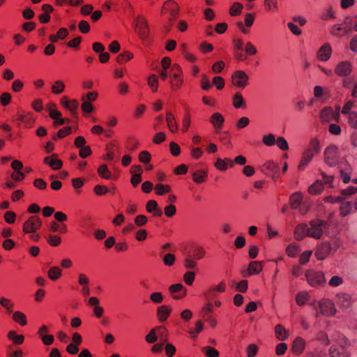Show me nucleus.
<instances>
[{
	"instance_id": "nucleus-36",
	"label": "nucleus",
	"mask_w": 357,
	"mask_h": 357,
	"mask_svg": "<svg viewBox=\"0 0 357 357\" xmlns=\"http://www.w3.org/2000/svg\"><path fill=\"white\" fill-rule=\"evenodd\" d=\"M207 176V173L204 170L199 169L193 172L192 180L197 183H202L204 182Z\"/></svg>"
},
{
	"instance_id": "nucleus-38",
	"label": "nucleus",
	"mask_w": 357,
	"mask_h": 357,
	"mask_svg": "<svg viewBox=\"0 0 357 357\" xmlns=\"http://www.w3.org/2000/svg\"><path fill=\"white\" fill-rule=\"evenodd\" d=\"M300 251L299 245L296 243H291L286 248V253L290 257H296Z\"/></svg>"
},
{
	"instance_id": "nucleus-45",
	"label": "nucleus",
	"mask_w": 357,
	"mask_h": 357,
	"mask_svg": "<svg viewBox=\"0 0 357 357\" xmlns=\"http://www.w3.org/2000/svg\"><path fill=\"white\" fill-rule=\"evenodd\" d=\"M0 305L7 310L8 313L12 312L14 304L11 300L1 297L0 298Z\"/></svg>"
},
{
	"instance_id": "nucleus-57",
	"label": "nucleus",
	"mask_w": 357,
	"mask_h": 357,
	"mask_svg": "<svg viewBox=\"0 0 357 357\" xmlns=\"http://www.w3.org/2000/svg\"><path fill=\"white\" fill-rule=\"evenodd\" d=\"M245 52L248 55L253 56L257 53V50L251 42H248L245 45Z\"/></svg>"
},
{
	"instance_id": "nucleus-49",
	"label": "nucleus",
	"mask_w": 357,
	"mask_h": 357,
	"mask_svg": "<svg viewBox=\"0 0 357 357\" xmlns=\"http://www.w3.org/2000/svg\"><path fill=\"white\" fill-rule=\"evenodd\" d=\"M171 191V188L168 185L158 183L155 186V192L158 195H163Z\"/></svg>"
},
{
	"instance_id": "nucleus-11",
	"label": "nucleus",
	"mask_w": 357,
	"mask_h": 357,
	"mask_svg": "<svg viewBox=\"0 0 357 357\" xmlns=\"http://www.w3.org/2000/svg\"><path fill=\"white\" fill-rule=\"evenodd\" d=\"M319 312L325 316H331L335 312L333 303L328 299L321 300L319 303Z\"/></svg>"
},
{
	"instance_id": "nucleus-9",
	"label": "nucleus",
	"mask_w": 357,
	"mask_h": 357,
	"mask_svg": "<svg viewBox=\"0 0 357 357\" xmlns=\"http://www.w3.org/2000/svg\"><path fill=\"white\" fill-rule=\"evenodd\" d=\"M248 75L243 70L235 71L231 76L232 84L241 89H244L248 84Z\"/></svg>"
},
{
	"instance_id": "nucleus-32",
	"label": "nucleus",
	"mask_w": 357,
	"mask_h": 357,
	"mask_svg": "<svg viewBox=\"0 0 357 357\" xmlns=\"http://www.w3.org/2000/svg\"><path fill=\"white\" fill-rule=\"evenodd\" d=\"M13 320L20 324V326H25L27 324V319L23 312L20 311H16L13 314Z\"/></svg>"
},
{
	"instance_id": "nucleus-37",
	"label": "nucleus",
	"mask_w": 357,
	"mask_h": 357,
	"mask_svg": "<svg viewBox=\"0 0 357 357\" xmlns=\"http://www.w3.org/2000/svg\"><path fill=\"white\" fill-rule=\"evenodd\" d=\"M232 104L234 107L236 109L243 107L245 106V100L241 93L237 92L234 94L232 99Z\"/></svg>"
},
{
	"instance_id": "nucleus-7",
	"label": "nucleus",
	"mask_w": 357,
	"mask_h": 357,
	"mask_svg": "<svg viewBox=\"0 0 357 357\" xmlns=\"http://www.w3.org/2000/svg\"><path fill=\"white\" fill-rule=\"evenodd\" d=\"M42 225L40 218L37 215H32L23 225L22 231L24 234L35 233Z\"/></svg>"
},
{
	"instance_id": "nucleus-55",
	"label": "nucleus",
	"mask_w": 357,
	"mask_h": 357,
	"mask_svg": "<svg viewBox=\"0 0 357 357\" xmlns=\"http://www.w3.org/2000/svg\"><path fill=\"white\" fill-rule=\"evenodd\" d=\"M195 278V273L188 271L183 275V281L187 285H192Z\"/></svg>"
},
{
	"instance_id": "nucleus-28",
	"label": "nucleus",
	"mask_w": 357,
	"mask_h": 357,
	"mask_svg": "<svg viewBox=\"0 0 357 357\" xmlns=\"http://www.w3.org/2000/svg\"><path fill=\"white\" fill-rule=\"evenodd\" d=\"M303 200V195L301 192L292 194L289 198L290 207L292 209H297Z\"/></svg>"
},
{
	"instance_id": "nucleus-22",
	"label": "nucleus",
	"mask_w": 357,
	"mask_h": 357,
	"mask_svg": "<svg viewBox=\"0 0 357 357\" xmlns=\"http://www.w3.org/2000/svg\"><path fill=\"white\" fill-rule=\"evenodd\" d=\"M278 165L271 160L266 162L261 166V171L267 175L275 174L278 172Z\"/></svg>"
},
{
	"instance_id": "nucleus-25",
	"label": "nucleus",
	"mask_w": 357,
	"mask_h": 357,
	"mask_svg": "<svg viewBox=\"0 0 357 357\" xmlns=\"http://www.w3.org/2000/svg\"><path fill=\"white\" fill-rule=\"evenodd\" d=\"M263 269V264L261 261H252L250 262L248 267V275H257L259 274Z\"/></svg>"
},
{
	"instance_id": "nucleus-10",
	"label": "nucleus",
	"mask_w": 357,
	"mask_h": 357,
	"mask_svg": "<svg viewBox=\"0 0 357 357\" xmlns=\"http://www.w3.org/2000/svg\"><path fill=\"white\" fill-rule=\"evenodd\" d=\"M168 291L174 300H181L187 295V289L181 283L170 285Z\"/></svg>"
},
{
	"instance_id": "nucleus-52",
	"label": "nucleus",
	"mask_w": 357,
	"mask_h": 357,
	"mask_svg": "<svg viewBox=\"0 0 357 357\" xmlns=\"http://www.w3.org/2000/svg\"><path fill=\"white\" fill-rule=\"evenodd\" d=\"M65 84L63 81L58 80L52 86V91L54 94H59L64 91Z\"/></svg>"
},
{
	"instance_id": "nucleus-62",
	"label": "nucleus",
	"mask_w": 357,
	"mask_h": 357,
	"mask_svg": "<svg viewBox=\"0 0 357 357\" xmlns=\"http://www.w3.org/2000/svg\"><path fill=\"white\" fill-rule=\"evenodd\" d=\"M134 222L137 226L142 227L147 223L148 219L144 215H138L135 217Z\"/></svg>"
},
{
	"instance_id": "nucleus-56",
	"label": "nucleus",
	"mask_w": 357,
	"mask_h": 357,
	"mask_svg": "<svg viewBox=\"0 0 357 357\" xmlns=\"http://www.w3.org/2000/svg\"><path fill=\"white\" fill-rule=\"evenodd\" d=\"M275 137L273 134L264 135L262 138L263 143L268 146H273L275 144Z\"/></svg>"
},
{
	"instance_id": "nucleus-31",
	"label": "nucleus",
	"mask_w": 357,
	"mask_h": 357,
	"mask_svg": "<svg viewBox=\"0 0 357 357\" xmlns=\"http://www.w3.org/2000/svg\"><path fill=\"white\" fill-rule=\"evenodd\" d=\"M323 183L319 180H317L312 185L309 187L308 192L311 195H316L320 194L323 191Z\"/></svg>"
},
{
	"instance_id": "nucleus-18",
	"label": "nucleus",
	"mask_w": 357,
	"mask_h": 357,
	"mask_svg": "<svg viewBox=\"0 0 357 357\" xmlns=\"http://www.w3.org/2000/svg\"><path fill=\"white\" fill-rule=\"evenodd\" d=\"M331 47L328 43H326L321 47L317 52V58L323 61H328L331 56Z\"/></svg>"
},
{
	"instance_id": "nucleus-41",
	"label": "nucleus",
	"mask_w": 357,
	"mask_h": 357,
	"mask_svg": "<svg viewBox=\"0 0 357 357\" xmlns=\"http://www.w3.org/2000/svg\"><path fill=\"white\" fill-rule=\"evenodd\" d=\"M243 8V4L238 2H235L229 8V15L231 16H238L242 13Z\"/></svg>"
},
{
	"instance_id": "nucleus-5",
	"label": "nucleus",
	"mask_w": 357,
	"mask_h": 357,
	"mask_svg": "<svg viewBox=\"0 0 357 357\" xmlns=\"http://www.w3.org/2000/svg\"><path fill=\"white\" fill-rule=\"evenodd\" d=\"M183 82V72L181 66L174 64L170 70V86L173 91L178 90Z\"/></svg>"
},
{
	"instance_id": "nucleus-29",
	"label": "nucleus",
	"mask_w": 357,
	"mask_h": 357,
	"mask_svg": "<svg viewBox=\"0 0 357 357\" xmlns=\"http://www.w3.org/2000/svg\"><path fill=\"white\" fill-rule=\"evenodd\" d=\"M7 337L13 344L17 345L22 344L24 341V335L17 334L15 331H10L7 334Z\"/></svg>"
},
{
	"instance_id": "nucleus-60",
	"label": "nucleus",
	"mask_w": 357,
	"mask_h": 357,
	"mask_svg": "<svg viewBox=\"0 0 357 357\" xmlns=\"http://www.w3.org/2000/svg\"><path fill=\"white\" fill-rule=\"evenodd\" d=\"M138 158H139V160L141 162L146 164L150 162L151 156V154L148 151H143L139 153Z\"/></svg>"
},
{
	"instance_id": "nucleus-27",
	"label": "nucleus",
	"mask_w": 357,
	"mask_h": 357,
	"mask_svg": "<svg viewBox=\"0 0 357 357\" xmlns=\"http://www.w3.org/2000/svg\"><path fill=\"white\" fill-rule=\"evenodd\" d=\"M329 354L331 357H351L350 354L346 351L344 348H337L335 346L330 348Z\"/></svg>"
},
{
	"instance_id": "nucleus-23",
	"label": "nucleus",
	"mask_w": 357,
	"mask_h": 357,
	"mask_svg": "<svg viewBox=\"0 0 357 357\" xmlns=\"http://www.w3.org/2000/svg\"><path fill=\"white\" fill-rule=\"evenodd\" d=\"M188 255L196 260H201L205 257L206 251L202 246L196 245L192 248Z\"/></svg>"
},
{
	"instance_id": "nucleus-53",
	"label": "nucleus",
	"mask_w": 357,
	"mask_h": 357,
	"mask_svg": "<svg viewBox=\"0 0 357 357\" xmlns=\"http://www.w3.org/2000/svg\"><path fill=\"white\" fill-rule=\"evenodd\" d=\"M149 298L151 301L155 304L161 303L163 301V296L160 292H153L150 294Z\"/></svg>"
},
{
	"instance_id": "nucleus-20",
	"label": "nucleus",
	"mask_w": 357,
	"mask_h": 357,
	"mask_svg": "<svg viewBox=\"0 0 357 357\" xmlns=\"http://www.w3.org/2000/svg\"><path fill=\"white\" fill-rule=\"evenodd\" d=\"M165 120L167 128L172 133H175L178 130V125L176 122V118L171 111H167L165 114Z\"/></svg>"
},
{
	"instance_id": "nucleus-51",
	"label": "nucleus",
	"mask_w": 357,
	"mask_h": 357,
	"mask_svg": "<svg viewBox=\"0 0 357 357\" xmlns=\"http://www.w3.org/2000/svg\"><path fill=\"white\" fill-rule=\"evenodd\" d=\"M202 351L206 357H219L220 356L219 351L217 349L209 346L203 347Z\"/></svg>"
},
{
	"instance_id": "nucleus-35",
	"label": "nucleus",
	"mask_w": 357,
	"mask_h": 357,
	"mask_svg": "<svg viewBox=\"0 0 357 357\" xmlns=\"http://www.w3.org/2000/svg\"><path fill=\"white\" fill-rule=\"evenodd\" d=\"M275 333L276 337L280 340H284L288 337L287 331L280 324L275 327Z\"/></svg>"
},
{
	"instance_id": "nucleus-50",
	"label": "nucleus",
	"mask_w": 357,
	"mask_h": 357,
	"mask_svg": "<svg viewBox=\"0 0 357 357\" xmlns=\"http://www.w3.org/2000/svg\"><path fill=\"white\" fill-rule=\"evenodd\" d=\"M347 122L351 128L357 129V112L353 111L347 116Z\"/></svg>"
},
{
	"instance_id": "nucleus-12",
	"label": "nucleus",
	"mask_w": 357,
	"mask_h": 357,
	"mask_svg": "<svg viewBox=\"0 0 357 357\" xmlns=\"http://www.w3.org/2000/svg\"><path fill=\"white\" fill-rule=\"evenodd\" d=\"M331 251V244L328 242L321 243L319 244L315 250V257L318 260L325 259Z\"/></svg>"
},
{
	"instance_id": "nucleus-17",
	"label": "nucleus",
	"mask_w": 357,
	"mask_h": 357,
	"mask_svg": "<svg viewBox=\"0 0 357 357\" xmlns=\"http://www.w3.org/2000/svg\"><path fill=\"white\" fill-rule=\"evenodd\" d=\"M305 341L301 337H297L293 342L291 351L296 355H300L303 352L305 348Z\"/></svg>"
},
{
	"instance_id": "nucleus-46",
	"label": "nucleus",
	"mask_w": 357,
	"mask_h": 357,
	"mask_svg": "<svg viewBox=\"0 0 357 357\" xmlns=\"http://www.w3.org/2000/svg\"><path fill=\"white\" fill-rule=\"evenodd\" d=\"M309 300V295L306 291H301L296 296V302L298 305H303Z\"/></svg>"
},
{
	"instance_id": "nucleus-63",
	"label": "nucleus",
	"mask_w": 357,
	"mask_h": 357,
	"mask_svg": "<svg viewBox=\"0 0 357 357\" xmlns=\"http://www.w3.org/2000/svg\"><path fill=\"white\" fill-rule=\"evenodd\" d=\"M344 23L346 24H349L351 25L348 28L347 31L353 29L354 31H357V17L354 18L347 17Z\"/></svg>"
},
{
	"instance_id": "nucleus-39",
	"label": "nucleus",
	"mask_w": 357,
	"mask_h": 357,
	"mask_svg": "<svg viewBox=\"0 0 357 357\" xmlns=\"http://www.w3.org/2000/svg\"><path fill=\"white\" fill-rule=\"evenodd\" d=\"M213 312V304L208 301L202 308L200 314L202 317H208Z\"/></svg>"
},
{
	"instance_id": "nucleus-33",
	"label": "nucleus",
	"mask_w": 357,
	"mask_h": 357,
	"mask_svg": "<svg viewBox=\"0 0 357 357\" xmlns=\"http://www.w3.org/2000/svg\"><path fill=\"white\" fill-rule=\"evenodd\" d=\"M352 204L350 202H342L340 206V215L341 217H345L350 214L352 211Z\"/></svg>"
},
{
	"instance_id": "nucleus-58",
	"label": "nucleus",
	"mask_w": 357,
	"mask_h": 357,
	"mask_svg": "<svg viewBox=\"0 0 357 357\" xmlns=\"http://www.w3.org/2000/svg\"><path fill=\"white\" fill-rule=\"evenodd\" d=\"M312 254V251L306 250L304 251L300 256L299 262L301 264H305L307 263L310 259V257Z\"/></svg>"
},
{
	"instance_id": "nucleus-30",
	"label": "nucleus",
	"mask_w": 357,
	"mask_h": 357,
	"mask_svg": "<svg viewBox=\"0 0 357 357\" xmlns=\"http://www.w3.org/2000/svg\"><path fill=\"white\" fill-rule=\"evenodd\" d=\"M334 112L331 107H324L320 113V119L322 122H328L333 119Z\"/></svg>"
},
{
	"instance_id": "nucleus-2",
	"label": "nucleus",
	"mask_w": 357,
	"mask_h": 357,
	"mask_svg": "<svg viewBox=\"0 0 357 357\" xmlns=\"http://www.w3.org/2000/svg\"><path fill=\"white\" fill-rule=\"evenodd\" d=\"M134 30L139 38L143 41L149 39L150 35L148 22L142 15H137L134 20Z\"/></svg>"
},
{
	"instance_id": "nucleus-16",
	"label": "nucleus",
	"mask_w": 357,
	"mask_h": 357,
	"mask_svg": "<svg viewBox=\"0 0 357 357\" xmlns=\"http://www.w3.org/2000/svg\"><path fill=\"white\" fill-rule=\"evenodd\" d=\"M172 310V307L169 305H163L158 307L156 314L158 320L160 322H165L169 317Z\"/></svg>"
},
{
	"instance_id": "nucleus-61",
	"label": "nucleus",
	"mask_w": 357,
	"mask_h": 357,
	"mask_svg": "<svg viewBox=\"0 0 357 357\" xmlns=\"http://www.w3.org/2000/svg\"><path fill=\"white\" fill-rule=\"evenodd\" d=\"M47 243L52 246H58L61 243V238L56 235H50L47 238Z\"/></svg>"
},
{
	"instance_id": "nucleus-40",
	"label": "nucleus",
	"mask_w": 357,
	"mask_h": 357,
	"mask_svg": "<svg viewBox=\"0 0 357 357\" xmlns=\"http://www.w3.org/2000/svg\"><path fill=\"white\" fill-rule=\"evenodd\" d=\"M183 265L187 269H196L197 267L196 259L192 257L190 255H188L183 259Z\"/></svg>"
},
{
	"instance_id": "nucleus-26",
	"label": "nucleus",
	"mask_w": 357,
	"mask_h": 357,
	"mask_svg": "<svg viewBox=\"0 0 357 357\" xmlns=\"http://www.w3.org/2000/svg\"><path fill=\"white\" fill-rule=\"evenodd\" d=\"M226 290V284L225 282H220L217 286L211 287L208 289L207 292L205 293L206 297H214L215 291L223 293Z\"/></svg>"
},
{
	"instance_id": "nucleus-6",
	"label": "nucleus",
	"mask_w": 357,
	"mask_h": 357,
	"mask_svg": "<svg viewBox=\"0 0 357 357\" xmlns=\"http://www.w3.org/2000/svg\"><path fill=\"white\" fill-rule=\"evenodd\" d=\"M325 162L330 167L335 166L338 162L339 152L335 145H330L326 148L324 152Z\"/></svg>"
},
{
	"instance_id": "nucleus-64",
	"label": "nucleus",
	"mask_w": 357,
	"mask_h": 357,
	"mask_svg": "<svg viewBox=\"0 0 357 357\" xmlns=\"http://www.w3.org/2000/svg\"><path fill=\"white\" fill-rule=\"evenodd\" d=\"M258 347L255 344H249L247 347L246 352L248 357H254L257 355Z\"/></svg>"
},
{
	"instance_id": "nucleus-3",
	"label": "nucleus",
	"mask_w": 357,
	"mask_h": 357,
	"mask_svg": "<svg viewBox=\"0 0 357 357\" xmlns=\"http://www.w3.org/2000/svg\"><path fill=\"white\" fill-rule=\"evenodd\" d=\"M180 7L178 4L173 0H168L165 1L162 8V13L163 15H168V21L169 22V27L167 31H169L170 27L172 26L173 22L178 17Z\"/></svg>"
},
{
	"instance_id": "nucleus-1",
	"label": "nucleus",
	"mask_w": 357,
	"mask_h": 357,
	"mask_svg": "<svg viewBox=\"0 0 357 357\" xmlns=\"http://www.w3.org/2000/svg\"><path fill=\"white\" fill-rule=\"evenodd\" d=\"M328 226V222L321 219L312 220L309 222V225L300 224L294 229V238L297 241H301L305 236H308L319 240L324 234H327L326 228Z\"/></svg>"
},
{
	"instance_id": "nucleus-48",
	"label": "nucleus",
	"mask_w": 357,
	"mask_h": 357,
	"mask_svg": "<svg viewBox=\"0 0 357 357\" xmlns=\"http://www.w3.org/2000/svg\"><path fill=\"white\" fill-rule=\"evenodd\" d=\"M133 58V54L126 51L123 53L119 54L116 57V61L119 63H123L124 62H127L130 61Z\"/></svg>"
},
{
	"instance_id": "nucleus-15",
	"label": "nucleus",
	"mask_w": 357,
	"mask_h": 357,
	"mask_svg": "<svg viewBox=\"0 0 357 357\" xmlns=\"http://www.w3.org/2000/svg\"><path fill=\"white\" fill-rule=\"evenodd\" d=\"M314 155H316V154L305 149L302 153L301 159L298 166V169L299 171H303L313 159Z\"/></svg>"
},
{
	"instance_id": "nucleus-24",
	"label": "nucleus",
	"mask_w": 357,
	"mask_h": 357,
	"mask_svg": "<svg viewBox=\"0 0 357 357\" xmlns=\"http://www.w3.org/2000/svg\"><path fill=\"white\" fill-rule=\"evenodd\" d=\"M337 305L344 308H348L351 304V297L349 294L346 293H341L337 296Z\"/></svg>"
},
{
	"instance_id": "nucleus-43",
	"label": "nucleus",
	"mask_w": 357,
	"mask_h": 357,
	"mask_svg": "<svg viewBox=\"0 0 357 357\" xmlns=\"http://www.w3.org/2000/svg\"><path fill=\"white\" fill-rule=\"evenodd\" d=\"M47 107L49 111V115L51 119L56 121L61 116V113L59 111L54 109V107H56L54 104L50 103L47 105Z\"/></svg>"
},
{
	"instance_id": "nucleus-8",
	"label": "nucleus",
	"mask_w": 357,
	"mask_h": 357,
	"mask_svg": "<svg viewBox=\"0 0 357 357\" xmlns=\"http://www.w3.org/2000/svg\"><path fill=\"white\" fill-rule=\"evenodd\" d=\"M14 121L17 123L18 126H22L26 128H31L35 123V119L32 114L26 112L17 113L15 115Z\"/></svg>"
},
{
	"instance_id": "nucleus-13",
	"label": "nucleus",
	"mask_w": 357,
	"mask_h": 357,
	"mask_svg": "<svg viewBox=\"0 0 357 357\" xmlns=\"http://www.w3.org/2000/svg\"><path fill=\"white\" fill-rule=\"evenodd\" d=\"M334 71L337 76H348L352 71V65L348 61H341L336 66Z\"/></svg>"
},
{
	"instance_id": "nucleus-34",
	"label": "nucleus",
	"mask_w": 357,
	"mask_h": 357,
	"mask_svg": "<svg viewBox=\"0 0 357 357\" xmlns=\"http://www.w3.org/2000/svg\"><path fill=\"white\" fill-rule=\"evenodd\" d=\"M61 269L59 267L52 266L47 271V276L51 280L55 281L61 276Z\"/></svg>"
},
{
	"instance_id": "nucleus-47",
	"label": "nucleus",
	"mask_w": 357,
	"mask_h": 357,
	"mask_svg": "<svg viewBox=\"0 0 357 357\" xmlns=\"http://www.w3.org/2000/svg\"><path fill=\"white\" fill-rule=\"evenodd\" d=\"M98 174L105 179H109L112 176V173L109 171L106 165H102L98 168Z\"/></svg>"
},
{
	"instance_id": "nucleus-21",
	"label": "nucleus",
	"mask_w": 357,
	"mask_h": 357,
	"mask_svg": "<svg viewBox=\"0 0 357 357\" xmlns=\"http://www.w3.org/2000/svg\"><path fill=\"white\" fill-rule=\"evenodd\" d=\"M321 149L320 139L315 137L311 138L305 150L309 151L316 155L319 154Z\"/></svg>"
},
{
	"instance_id": "nucleus-14",
	"label": "nucleus",
	"mask_w": 357,
	"mask_h": 357,
	"mask_svg": "<svg viewBox=\"0 0 357 357\" xmlns=\"http://www.w3.org/2000/svg\"><path fill=\"white\" fill-rule=\"evenodd\" d=\"M43 162L54 170L60 169L63 165L62 161L57 158V155L56 154H52L50 156L45 157Z\"/></svg>"
},
{
	"instance_id": "nucleus-44",
	"label": "nucleus",
	"mask_w": 357,
	"mask_h": 357,
	"mask_svg": "<svg viewBox=\"0 0 357 357\" xmlns=\"http://www.w3.org/2000/svg\"><path fill=\"white\" fill-rule=\"evenodd\" d=\"M148 85L153 92H156L158 88V77L156 75H151L148 78Z\"/></svg>"
},
{
	"instance_id": "nucleus-54",
	"label": "nucleus",
	"mask_w": 357,
	"mask_h": 357,
	"mask_svg": "<svg viewBox=\"0 0 357 357\" xmlns=\"http://www.w3.org/2000/svg\"><path fill=\"white\" fill-rule=\"evenodd\" d=\"M190 122H191L190 114L189 112H185V114L183 116V121H182V124H183L182 131L183 132H185L188 130V128L190 126Z\"/></svg>"
},
{
	"instance_id": "nucleus-19",
	"label": "nucleus",
	"mask_w": 357,
	"mask_h": 357,
	"mask_svg": "<svg viewBox=\"0 0 357 357\" xmlns=\"http://www.w3.org/2000/svg\"><path fill=\"white\" fill-rule=\"evenodd\" d=\"M209 121L215 130H220L223 127L225 118L220 113L215 112L210 117Z\"/></svg>"
},
{
	"instance_id": "nucleus-4",
	"label": "nucleus",
	"mask_w": 357,
	"mask_h": 357,
	"mask_svg": "<svg viewBox=\"0 0 357 357\" xmlns=\"http://www.w3.org/2000/svg\"><path fill=\"white\" fill-rule=\"evenodd\" d=\"M307 283L313 287H319L324 286L326 282V278L322 271L308 269L305 273Z\"/></svg>"
},
{
	"instance_id": "nucleus-42",
	"label": "nucleus",
	"mask_w": 357,
	"mask_h": 357,
	"mask_svg": "<svg viewBox=\"0 0 357 357\" xmlns=\"http://www.w3.org/2000/svg\"><path fill=\"white\" fill-rule=\"evenodd\" d=\"M264 4L267 12L275 13L278 9L277 0H264Z\"/></svg>"
},
{
	"instance_id": "nucleus-59",
	"label": "nucleus",
	"mask_w": 357,
	"mask_h": 357,
	"mask_svg": "<svg viewBox=\"0 0 357 357\" xmlns=\"http://www.w3.org/2000/svg\"><path fill=\"white\" fill-rule=\"evenodd\" d=\"M275 144L282 151H287L289 149L288 143L282 137H279L275 141Z\"/></svg>"
}]
</instances>
